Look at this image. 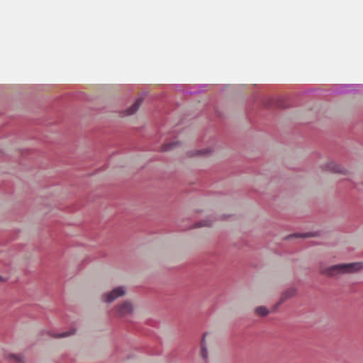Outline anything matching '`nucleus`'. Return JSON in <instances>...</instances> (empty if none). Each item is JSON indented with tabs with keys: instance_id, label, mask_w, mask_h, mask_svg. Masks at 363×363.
<instances>
[{
	"instance_id": "obj_1",
	"label": "nucleus",
	"mask_w": 363,
	"mask_h": 363,
	"mask_svg": "<svg viewBox=\"0 0 363 363\" xmlns=\"http://www.w3.org/2000/svg\"><path fill=\"white\" fill-rule=\"evenodd\" d=\"M363 84H337L330 92L333 95L356 94L362 92Z\"/></svg>"
},
{
	"instance_id": "obj_2",
	"label": "nucleus",
	"mask_w": 363,
	"mask_h": 363,
	"mask_svg": "<svg viewBox=\"0 0 363 363\" xmlns=\"http://www.w3.org/2000/svg\"><path fill=\"white\" fill-rule=\"evenodd\" d=\"M126 294V288L123 286H118L113 289L108 293H104L101 296V300L106 303L113 302L116 298L122 297Z\"/></svg>"
},
{
	"instance_id": "obj_3",
	"label": "nucleus",
	"mask_w": 363,
	"mask_h": 363,
	"mask_svg": "<svg viewBox=\"0 0 363 363\" xmlns=\"http://www.w3.org/2000/svg\"><path fill=\"white\" fill-rule=\"evenodd\" d=\"M323 274L333 277L347 273L346 263H340L326 267L322 271Z\"/></svg>"
},
{
	"instance_id": "obj_4",
	"label": "nucleus",
	"mask_w": 363,
	"mask_h": 363,
	"mask_svg": "<svg viewBox=\"0 0 363 363\" xmlns=\"http://www.w3.org/2000/svg\"><path fill=\"white\" fill-rule=\"evenodd\" d=\"M206 84L189 85L188 89L181 90L183 95H199L206 91Z\"/></svg>"
},
{
	"instance_id": "obj_5",
	"label": "nucleus",
	"mask_w": 363,
	"mask_h": 363,
	"mask_svg": "<svg viewBox=\"0 0 363 363\" xmlns=\"http://www.w3.org/2000/svg\"><path fill=\"white\" fill-rule=\"evenodd\" d=\"M321 235V233L319 230H313V231H308L306 233H295L290 235H288L285 237V240H290L291 238H315L318 237Z\"/></svg>"
},
{
	"instance_id": "obj_6",
	"label": "nucleus",
	"mask_w": 363,
	"mask_h": 363,
	"mask_svg": "<svg viewBox=\"0 0 363 363\" xmlns=\"http://www.w3.org/2000/svg\"><path fill=\"white\" fill-rule=\"evenodd\" d=\"M324 170H328L333 173H340L342 174H345L347 173V169L342 167L340 164L335 162H330L327 164H325L323 166Z\"/></svg>"
},
{
	"instance_id": "obj_7",
	"label": "nucleus",
	"mask_w": 363,
	"mask_h": 363,
	"mask_svg": "<svg viewBox=\"0 0 363 363\" xmlns=\"http://www.w3.org/2000/svg\"><path fill=\"white\" fill-rule=\"evenodd\" d=\"M117 310L120 315H125L133 312V306L129 301H124L122 304L117 306Z\"/></svg>"
},
{
	"instance_id": "obj_8",
	"label": "nucleus",
	"mask_w": 363,
	"mask_h": 363,
	"mask_svg": "<svg viewBox=\"0 0 363 363\" xmlns=\"http://www.w3.org/2000/svg\"><path fill=\"white\" fill-rule=\"evenodd\" d=\"M42 334L48 333L50 336L55 337V338H63L69 337L72 335H74L76 333L75 328H71L67 331L62 332V333H52L50 331H44L43 330Z\"/></svg>"
},
{
	"instance_id": "obj_9",
	"label": "nucleus",
	"mask_w": 363,
	"mask_h": 363,
	"mask_svg": "<svg viewBox=\"0 0 363 363\" xmlns=\"http://www.w3.org/2000/svg\"><path fill=\"white\" fill-rule=\"evenodd\" d=\"M297 294V289L294 287L289 288L285 290L281 296L280 300L278 301V304H281L290 298L295 296Z\"/></svg>"
},
{
	"instance_id": "obj_10",
	"label": "nucleus",
	"mask_w": 363,
	"mask_h": 363,
	"mask_svg": "<svg viewBox=\"0 0 363 363\" xmlns=\"http://www.w3.org/2000/svg\"><path fill=\"white\" fill-rule=\"evenodd\" d=\"M347 273H354L363 269V262L346 263Z\"/></svg>"
},
{
	"instance_id": "obj_11",
	"label": "nucleus",
	"mask_w": 363,
	"mask_h": 363,
	"mask_svg": "<svg viewBox=\"0 0 363 363\" xmlns=\"http://www.w3.org/2000/svg\"><path fill=\"white\" fill-rule=\"evenodd\" d=\"M144 101L143 97L140 96L138 97L134 103L127 109V113L128 115H133L139 109L140 105L142 104L143 101Z\"/></svg>"
},
{
	"instance_id": "obj_12",
	"label": "nucleus",
	"mask_w": 363,
	"mask_h": 363,
	"mask_svg": "<svg viewBox=\"0 0 363 363\" xmlns=\"http://www.w3.org/2000/svg\"><path fill=\"white\" fill-rule=\"evenodd\" d=\"M207 333H204L203 334L201 340V357L206 361H208V348L206 342V337Z\"/></svg>"
},
{
	"instance_id": "obj_13",
	"label": "nucleus",
	"mask_w": 363,
	"mask_h": 363,
	"mask_svg": "<svg viewBox=\"0 0 363 363\" xmlns=\"http://www.w3.org/2000/svg\"><path fill=\"white\" fill-rule=\"evenodd\" d=\"M212 152V150L209 148H204L201 150H190L188 151L187 155L189 157H195L197 155H206L210 154Z\"/></svg>"
},
{
	"instance_id": "obj_14",
	"label": "nucleus",
	"mask_w": 363,
	"mask_h": 363,
	"mask_svg": "<svg viewBox=\"0 0 363 363\" xmlns=\"http://www.w3.org/2000/svg\"><path fill=\"white\" fill-rule=\"evenodd\" d=\"M213 224V221L208 218L202 219L194 224V228H201V227H211Z\"/></svg>"
},
{
	"instance_id": "obj_15",
	"label": "nucleus",
	"mask_w": 363,
	"mask_h": 363,
	"mask_svg": "<svg viewBox=\"0 0 363 363\" xmlns=\"http://www.w3.org/2000/svg\"><path fill=\"white\" fill-rule=\"evenodd\" d=\"M9 359H13L16 363H25L24 357L21 354L11 353L8 355Z\"/></svg>"
},
{
	"instance_id": "obj_16",
	"label": "nucleus",
	"mask_w": 363,
	"mask_h": 363,
	"mask_svg": "<svg viewBox=\"0 0 363 363\" xmlns=\"http://www.w3.org/2000/svg\"><path fill=\"white\" fill-rule=\"evenodd\" d=\"M256 313L261 317H265L269 313V309L264 306H260L255 309Z\"/></svg>"
},
{
	"instance_id": "obj_17",
	"label": "nucleus",
	"mask_w": 363,
	"mask_h": 363,
	"mask_svg": "<svg viewBox=\"0 0 363 363\" xmlns=\"http://www.w3.org/2000/svg\"><path fill=\"white\" fill-rule=\"evenodd\" d=\"M179 144L180 143L178 141L165 143L162 145V150L164 152L169 151L172 150L174 147L179 145Z\"/></svg>"
},
{
	"instance_id": "obj_18",
	"label": "nucleus",
	"mask_w": 363,
	"mask_h": 363,
	"mask_svg": "<svg viewBox=\"0 0 363 363\" xmlns=\"http://www.w3.org/2000/svg\"><path fill=\"white\" fill-rule=\"evenodd\" d=\"M321 94V90L316 88H311L308 89H306L301 93V95H319Z\"/></svg>"
},
{
	"instance_id": "obj_19",
	"label": "nucleus",
	"mask_w": 363,
	"mask_h": 363,
	"mask_svg": "<svg viewBox=\"0 0 363 363\" xmlns=\"http://www.w3.org/2000/svg\"><path fill=\"white\" fill-rule=\"evenodd\" d=\"M147 95V92L146 91H144L141 93V96L142 97H143L144 96H146Z\"/></svg>"
},
{
	"instance_id": "obj_20",
	"label": "nucleus",
	"mask_w": 363,
	"mask_h": 363,
	"mask_svg": "<svg viewBox=\"0 0 363 363\" xmlns=\"http://www.w3.org/2000/svg\"><path fill=\"white\" fill-rule=\"evenodd\" d=\"M281 304H278V302L274 306V310H276L278 308V307L280 306Z\"/></svg>"
},
{
	"instance_id": "obj_21",
	"label": "nucleus",
	"mask_w": 363,
	"mask_h": 363,
	"mask_svg": "<svg viewBox=\"0 0 363 363\" xmlns=\"http://www.w3.org/2000/svg\"><path fill=\"white\" fill-rule=\"evenodd\" d=\"M273 100L272 99H270L269 102H267V105L268 106H271L272 104H273Z\"/></svg>"
},
{
	"instance_id": "obj_22",
	"label": "nucleus",
	"mask_w": 363,
	"mask_h": 363,
	"mask_svg": "<svg viewBox=\"0 0 363 363\" xmlns=\"http://www.w3.org/2000/svg\"><path fill=\"white\" fill-rule=\"evenodd\" d=\"M6 281L5 279H4L1 275H0V281Z\"/></svg>"
}]
</instances>
